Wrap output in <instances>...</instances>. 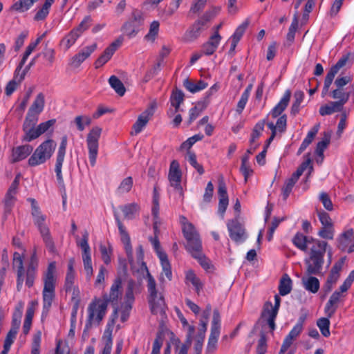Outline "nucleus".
<instances>
[{
    "mask_svg": "<svg viewBox=\"0 0 354 354\" xmlns=\"http://www.w3.org/2000/svg\"><path fill=\"white\" fill-rule=\"evenodd\" d=\"M317 234L319 237L324 239L332 240L335 235L334 226H322Z\"/></svg>",
    "mask_w": 354,
    "mask_h": 354,
    "instance_id": "obj_57",
    "label": "nucleus"
},
{
    "mask_svg": "<svg viewBox=\"0 0 354 354\" xmlns=\"http://www.w3.org/2000/svg\"><path fill=\"white\" fill-rule=\"evenodd\" d=\"M336 75H337V73L333 72L330 69L327 73L325 80H324V86H323L322 91V96L323 97H324L327 95V93L329 91V88H330V86L335 78V76Z\"/></svg>",
    "mask_w": 354,
    "mask_h": 354,
    "instance_id": "obj_60",
    "label": "nucleus"
},
{
    "mask_svg": "<svg viewBox=\"0 0 354 354\" xmlns=\"http://www.w3.org/2000/svg\"><path fill=\"white\" fill-rule=\"evenodd\" d=\"M147 288L151 313L156 315L163 313L166 307L164 296L162 292L158 291L156 281L149 272H147Z\"/></svg>",
    "mask_w": 354,
    "mask_h": 354,
    "instance_id": "obj_3",
    "label": "nucleus"
},
{
    "mask_svg": "<svg viewBox=\"0 0 354 354\" xmlns=\"http://www.w3.org/2000/svg\"><path fill=\"white\" fill-rule=\"evenodd\" d=\"M221 333V317L218 310H214L211 325V332L205 354H214L217 349V342Z\"/></svg>",
    "mask_w": 354,
    "mask_h": 354,
    "instance_id": "obj_9",
    "label": "nucleus"
},
{
    "mask_svg": "<svg viewBox=\"0 0 354 354\" xmlns=\"http://www.w3.org/2000/svg\"><path fill=\"white\" fill-rule=\"evenodd\" d=\"M36 47L37 46L33 42L30 43L29 45L27 46L26 51L23 55V57L15 70V79L17 78L19 71L21 70L22 67L25 64L29 55L32 53V52L35 49Z\"/></svg>",
    "mask_w": 354,
    "mask_h": 354,
    "instance_id": "obj_50",
    "label": "nucleus"
},
{
    "mask_svg": "<svg viewBox=\"0 0 354 354\" xmlns=\"http://www.w3.org/2000/svg\"><path fill=\"white\" fill-rule=\"evenodd\" d=\"M207 83L203 80H198L196 82L187 78L183 82L184 87L192 93H197L205 89L207 86Z\"/></svg>",
    "mask_w": 354,
    "mask_h": 354,
    "instance_id": "obj_38",
    "label": "nucleus"
},
{
    "mask_svg": "<svg viewBox=\"0 0 354 354\" xmlns=\"http://www.w3.org/2000/svg\"><path fill=\"white\" fill-rule=\"evenodd\" d=\"M291 97V91L288 89L285 91L283 97L278 104L272 109L270 115L273 118L281 116V113L287 108Z\"/></svg>",
    "mask_w": 354,
    "mask_h": 354,
    "instance_id": "obj_27",
    "label": "nucleus"
},
{
    "mask_svg": "<svg viewBox=\"0 0 354 354\" xmlns=\"http://www.w3.org/2000/svg\"><path fill=\"white\" fill-rule=\"evenodd\" d=\"M301 283L303 285V287L307 291L313 294L317 293L320 287V283L319 279L313 275L303 277L301 279Z\"/></svg>",
    "mask_w": 354,
    "mask_h": 354,
    "instance_id": "obj_32",
    "label": "nucleus"
},
{
    "mask_svg": "<svg viewBox=\"0 0 354 354\" xmlns=\"http://www.w3.org/2000/svg\"><path fill=\"white\" fill-rule=\"evenodd\" d=\"M286 123L287 116L286 115L283 114L278 118L276 124H274L273 122H270L267 123V126L271 131H274L275 133H277V131L280 133H283L286 129Z\"/></svg>",
    "mask_w": 354,
    "mask_h": 354,
    "instance_id": "obj_46",
    "label": "nucleus"
},
{
    "mask_svg": "<svg viewBox=\"0 0 354 354\" xmlns=\"http://www.w3.org/2000/svg\"><path fill=\"white\" fill-rule=\"evenodd\" d=\"M327 245V242L317 241L314 245L310 247L309 257L305 259L308 275H319L322 273Z\"/></svg>",
    "mask_w": 354,
    "mask_h": 354,
    "instance_id": "obj_1",
    "label": "nucleus"
},
{
    "mask_svg": "<svg viewBox=\"0 0 354 354\" xmlns=\"http://www.w3.org/2000/svg\"><path fill=\"white\" fill-rule=\"evenodd\" d=\"M331 134L328 131L324 132L322 140L317 144L315 153L319 156H323L324 150L327 148L330 142Z\"/></svg>",
    "mask_w": 354,
    "mask_h": 354,
    "instance_id": "obj_48",
    "label": "nucleus"
},
{
    "mask_svg": "<svg viewBox=\"0 0 354 354\" xmlns=\"http://www.w3.org/2000/svg\"><path fill=\"white\" fill-rule=\"evenodd\" d=\"M38 120L37 115L28 112L23 124V130L35 127Z\"/></svg>",
    "mask_w": 354,
    "mask_h": 354,
    "instance_id": "obj_64",
    "label": "nucleus"
},
{
    "mask_svg": "<svg viewBox=\"0 0 354 354\" xmlns=\"http://www.w3.org/2000/svg\"><path fill=\"white\" fill-rule=\"evenodd\" d=\"M320 241L314 239L312 236H308L301 232H297L292 238V243L294 245L303 252H306L311 245H315V242Z\"/></svg>",
    "mask_w": 354,
    "mask_h": 354,
    "instance_id": "obj_19",
    "label": "nucleus"
},
{
    "mask_svg": "<svg viewBox=\"0 0 354 354\" xmlns=\"http://www.w3.org/2000/svg\"><path fill=\"white\" fill-rule=\"evenodd\" d=\"M143 13L138 10H134L131 17L127 21L121 28L122 32L129 38L134 37L144 23Z\"/></svg>",
    "mask_w": 354,
    "mask_h": 354,
    "instance_id": "obj_10",
    "label": "nucleus"
},
{
    "mask_svg": "<svg viewBox=\"0 0 354 354\" xmlns=\"http://www.w3.org/2000/svg\"><path fill=\"white\" fill-rule=\"evenodd\" d=\"M37 260L35 257V254H34L30 258L26 273V285L28 288H30L34 285V281L37 274Z\"/></svg>",
    "mask_w": 354,
    "mask_h": 354,
    "instance_id": "obj_29",
    "label": "nucleus"
},
{
    "mask_svg": "<svg viewBox=\"0 0 354 354\" xmlns=\"http://www.w3.org/2000/svg\"><path fill=\"white\" fill-rule=\"evenodd\" d=\"M330 95L332 98L338 100L337 102L344 106L349 100L350 93L345 91L344 88L336 87Z\"/></svg>",
    "mask_w": 354,
    "mask_h": 354,
    "instance_id": "obj_41",
    "label": "nucleus"
},
{
    "mask_svg": "<svg viewBox=\"0 0 354 354\" xmlns=\"http://www.w3.org/2000/svg\"><path fill=\"white\" fill-rule=\"evenodd\" d=\"M122 295V279L120 277H117L110 288L109 295L103 296L102 301H106V304L111 303L113 306H117L118 299Z\"/></svg>",
    "mask_w": 354,
    "mask_h": 354,
    "instance_id": "obj_17",
    "label": "nucleus"
},
{
    "mask_svg": "<svg viewBox=\"0 0 354 354\" xmlns=\"http://www.w3.org/2000/svg\"><path fill=\"white\" fill-rule=\"evenodd\" d=\"M330 317H322L317 321V325L319 327L321 333L325 337L330 336Z\"/></svg>",
    "mask_w": 354,
    "mask_h": 354,
    "instance_id": "obj_53",
    "label": "nucleus"
},
{
    "mask_svg": "<svg viewBox=\"0 0 354 354\" xmlns=\"http://www.w3.org/2000/svg\"><path fill=\"white\" fill-rule=\"evenodd\" d=\"M354 281V270H352L344 283L340 286L339 290H335L330 297L324 308L325 314L328 317H332L337 309L342 298L344 297V292H346L351 286Z\"/></svg>",
    "mask_w": 354,
    "mask_h": 354,
    "instance_id": "obj_4",
    "label": "nucleus"
},
{
    "mask_svg": "<svg viewBox=\"0 0 354 354\" xmlns=\"http://www.w3.org/2000/svg\"><path fill=\"white\" fill-rule=\"evenodd\" d=\"M109 83L118 95L123 96L124 95L126 88L118 77L115 75L111 76L109 79Z\"/></svg>",
    "mask_w": 354,
    "mask_h": 354,
    "instance_id": "obj_47",
    "label": "nucleus"
},
{
    "mask_svg": "<svg viewBox=\"0 0 354 354\" xmlns=\"http://www.w3.org/2000/svg\"><path fill=\"white\" fill-rule=\"evenodd\" d=\"M342 104L337 102H330V103L323 105L319 109V114L322 116L331 115L335 112L341 111L343 109Z\"/></svg>",
    "mask_w": 354,
    "mask_h": 354,
    "instance_id": "obj_40",
    "label": "nucleus"
},
{
    "mask_svg": "<svg viewBox=\"0 0 354 354\" xmlns=\"http://www.w3.org/2000/svg\"><path fill=\"white\" fill-rule=\"evenodd\" d=\"M209 20L210 15L208 12H206L187 28L183 35V40L187 42H192L197 39L207 28Z\"/></svg>",
    "mask_w": 354,
    "mask_h": 354,
    "instance_id": "obj_8",
    "label": "nucleus"
},
{
    "mask_svg": "<svg viewBox=\"0 0 354 354\" xmlns=\"http://www.w3.org/2000/svg\"><path fill=\"white\" fill-rule=\"evenodd\" d=\"M56 143L52 139H48L41 143L33 151L28 160L30 167H36L49 160L56 148Z\"/></svg>",
    "mask_w": 354,
    "mask_h": 354,
    "instance_id": "obj_5",
    "label": "nucleus"
},
{
    "mask_svg": "<svg viewBox=\"0 0 354 354\" xmlns=\"http://www.w3.org/2000/svg\"><path fill=\"white\" fill-rule=\"evenodd\" d=\"M121 43L122 41L120 39L112 42L95 62L94 65L95 68H98L105 64L112 57Z\"/></svg>",
    "mask_w": 354,
    "mask_h": 354,
    "instance_id": "obj_21",
    "label": "nucleus"
},
{
    "mask_svg": "<svg viewBox=\"0 0 354 354\" xmlns=\"http://www.w3.org/2000/svg\"><path fill=\"white\" fill-rule=\"evenodd\" d=\"M44 95L42 93H39L30 107L28 112L35 115L39 114L44 109Z\"/></svg>",
    "mask_w": 354,
    "mask_h": 354,
    "instance_id": "obj_44",
    "label": "nucleus"
},
{
    "mask_svg": "<svg viewBox=\"0 0 354 354\" xmlns=\"http://www.w3.org/2000/svg\"><path fill=\"white\" fill-rule=\"evenodd\" d=\"M310 159H308L303 162L297 168L296 171L292 174L291 177L286 180L282 188V195L284 200H286L289 196L295 183L297 182L304 171L310 166Z\"/></svg>",
    "mask_w": 354,
    "mask_h": 354,
    "instance_id": "obj_15",
    "label": "nucleus"
},
{
    "mask_svg": "<svg viewBox=\"0 0 354 354\" xmlns=\"http://www.w3.org/2000/svg\"><path fill=\"white\" fill-rule=\"evenodd\" d=\"M15 195L16 193L8 190L4 199V212L6 214L10 213L16 201Z\"/></svg>",
    "mask_w": 354,
    "mask_h": 354,
    "instance_id": "obj_55",
    "label": "nucleus"
},
{
    "mask_svg": "<svg viewBox=\"0 0 354 354\" xmlns=\"http://www.w3.org/2000/svg\"><path fill=\"white\" fill-rule=\"evenodd\" d=\"M120 209L123 212L124 218L131 220L134 218L136 214L139 212L140 206L136 203H132L121 206Z\"/></svg>",
    "mask_w": 354,
    "mask_h": 354,
    "instance_id": "obj_43",
    "label": "nucleus"
},
{
    "mask_svg": "<svg viewBox=\"0 0 354 354\" xmlns=\"http://www.w3.org/2000/svg\"><path fill=\"white\" fill-rule=\"evenodd\" d=\"M115 219L118 227L119 232L121 236V241L124 244H128L131 243L130 236L126 230L124 226L122 223L121 221L119 218V216L117 213H114Z\"/></svg>",
    "mask_w": 354,
    "mask_h": 354,
    "instance_id": "obj_52",
    "label": "nucleus"
},
{
    "mask_svg": "<svg viewBox=\"0 0 354 354\" xmlns=\"http://www.w3.org/2000/svg\"><path fill=\"white\" fill-rule=\"evenodd\" d=\"M34 218V223L37 226L39 231L42 237L43 241L49 252L55 254L57 252L54 241L50 234L49 228L44 224L46 216L41 214V212H35L32 215Z\"/></svg>",
    "mask_w": 354,
    "mask_h": 354,
    "instance_id": "obj_7",
    "label": "nucleus"
},
{
    "mask_svg": "<svg viewBox=\"0 0 354 354\" xmlns=\"http://www.w3.org/2000/svg\"><path fill=\"white\" fill-rule=\"evenodd\" d=\"M206 106L207 104H205V102L198 103V106H195L189 110L188 120L189 124L198 117L200 113Z\"/></svg>",
    "mask_w": 354,
    "mask_h": 354,
    "instance_id": "obj_56",
    "label": "nucleus"
},
{
    "mask_svg": "<svg viewBox=\"0 0 354 354\" xmlns=\"http://www.w3.org/2000/svg\"><path fill=\"white\" fill-rule=\"evenodd\" d=\"M230 237L235 242L240 243L244 241L245 230L237 220L229 221L227 223Z\"/></svg>",
    "mask_w": 354,
    "mask_h": 354,
    "instance_id": "obj_20",
    "label": "nucleus"
},
{
    "mask_svg": "<svg viewBox=\"0 0 354 354\" xmlns=\"http://www.w3.org/2000/svg\"><path fill=\"white\" fill-rule=\"evenodd\" d=\"M33 151V147L28 144L13 147L11 153V162H18L26 159Z\"/></svg>",
    "mask_w": 354,
    "mask_h": 354,
    "instance_id": "obj_22",
    "label": "nucleus"
},
{
    "mask_svg": "<svg viewBox=\"0 0 354 354\" xmlns=\"http://www.w3.org/2000/svg\"><path fill=\"white\" fill-rule=\"evenodd\" d=\"M108 305L106 301L102 299H95L88 306V317L85 324V328L88 330L93 324H100L106 315Z\"/></svg>",
    "mask_w": 354,
    "mask_h": 354,
    "instance_id": "obj_6",
    "label": "nucleus"
},
{
    "mask_svg": "<svg viewBox=\"0 0 354 354\" xmlns=\"http://www.w3.org/2000/svg\"><path fill=\"white\" fill-rule=\"evenodd\" d=\"M152 115V113L149 111L146 110L145 111L142 112L138 118L136 122L133 125V131L131 132V134L137 135L140 133L143 128L147 125L148 123L150 116Z\"/></svg>",
    "mask_w": 354,
    "mask_h": 354,
    "instance_id": "obj_33",
    "label": "nucleus"
},
{
    "mask_svg": "<svg viewBox=\"0 0 354 354\" xmlns=\"http://www.w3.org/2000/svg\"><path fill=\"white\" fill-rule=\"evenodd\" d=\"M302 330V328L297 326H295L292 328L288 335L284 339L279 354H284L287 351L289 347L292 345V342L300 335Z\"/></svg>",
    "mask_w": 354,
    "mask_h": 354,
    "instance_id": "obj_30",
    "label": "nucleus"
},
{
    "mask_svg": "<svg viewBox=\"0 0 354 354\" xmlns=\"http://www.w3.org/2000/svg\"><path fill=\"white\" fill-rule=\"evenodd\" d=\"M218 194L219 197L218 212L221 215V218H223L224 214L228 206L229 200L227 193L226 185L223 180H219Z\"/></svg>",
    "mask_w": 354,
    "mask_h": 354,
    "instance_id": "obj_24",
    "label": "nucleus"
},
{
    "mask_svg": "<svg viewBox=\"0 0 354 354\" xmlns=\"http://www.w3.org/2000/svg\"><path fill=\"white\" fill-rule=\"evenodd\" d=\"M88 234L85 232L82 235L81 241L77 242V245L82 250V261L84 263V269L86 272V279L90 280L93 276V270L92 267L91 248L88 245Z\"/></svg>",
    "mask_w": 354,
    "mask_h": 354,
    "instance_id": "obj_13",
    "label": "nucleus"
},
{
    "mask_svg": "<svg viewBox=\"0 0 354 354\" xmlns=\"http://www.w3.org/2000/svg\"><path fill=\"white\" fill-rule=\"evenodd\" d=\"M75 259L71 258L68 262V269L65 278L64 288L66 292L72 290L75 279V272L74 270Z\"/></svg>",
    "mask_w": 354,
    "mask_h": 354,
    "instance_id": "obj_31",
    "label": "nucleus"
},
{
    "mask_svg": "<svg viewBox=\"0 0 354 354\" xmlns=\"http://www.w3.org/2000/svg\"><path fill=\"white\" fill-rule=\"evenodd\" d=\"M12 266L17 269V289L20 291L24 281V268L23 258L19 252H15L13 254Z\"/></svg>",
    "mask_w": 354,
    "mask_h": 354,
    "instance_id": "obj_23",
    "label": "nucleus"
},
{
    "mask_svg": "<svg viewBox=\"0 0 354 354\" xmlns=\"http://www.w3.org/2000/svg\"><path fill=\"white\" fill-rule=\"evenodd\" d=\"M97 44L94 43L91 46H86L75 55L71 60V64L74 67H78L96 50Z\"/></svg>",
    "mask_w": 354,
    "mask_h": 354,
    "instance_id": "obj_25",
    "label": "nucleus"
},
{
    "mask_svg": "<svg viewBox=\"0 0 354 354\" xmlns=\"http://www.w3.org/2000/svg\"><path fill=\"white\" fill-rule=\"evenodd\" d=\"M23 131L24 134L22 137V141L24 142H31L40 136V134L35 127L24 129Z\"/></svg>",
    "mask_w": 354,
    "mask_h": 354,
    "instance_id": "obj_61",
    "label": "nucleus"
},
{
    "mask_svg": "<svg viewBox=\"0 0 354 354\" xmlns=\"http://www.w3.org/2000/svg\"><path fill=\"white\" fill-rule=\"evenodd\" d=\"M24 304L19 302L15 307V311L12 314V326L11 328L18 330L21 325V319L23 315Z\"/></svg>",
    "mask_w": 354,
    "mask_h": 354,
    "instance_id": "obj_45",
    "label": "nucleus"
},
{
    "mask_svg": "<svg viewBox=\"0 0 354 354\" xmlns=\"http://www.w3.org/2000/svg\"><path fill=\"white\" fill-rule=\"evenodd\" d=\"M297 26H298V22H297V18L295 17L293 19L290 26L289 27L288 32V34L286 35V41L284 43V45L286 46L289 47L294 42L295 37V32H296V30L297 28Z\"/></svg>",
    "mask_w": 354,
    "mask_h": 354,
    "instance_id": "obj_54",
    "label": "nucleus"
},
{
    "mask_svg": "<svg viewBox=\"0 0 354 354\" xmlns=\"http://www.w3.org/2000/svg\"><path fill=\"white\" fill-rule=\"evenodd\" d=\"M39 0H19L12 6V9L19 12H24L30 8V7Z\"/></svg>",
    "mask_w": 354,
    "mask_h": 354,
    "instance_id": "obj_51",
    "label": "nucleus"
},
{
    "mask_svg": "<svg viewBox=\"0 0 354 354\" xmlns=\"http://www.w3.org/2000/svg\"><path fill=\"white\" fill-rule=\"evenodd\" d=\"M202 245L198 249L194 248L188 252L192 254V256L198 260L200 265L203 267V269L208 270L211 268V263L209 259H208L202 252Z\"/></svg>",
    "mask_w": 354,
    "mask_h": 354,
    "instance_id": "obj_36",
    "label": "nucleus"
},
{
    "mask_svg": "<svg viewBox=\"0 0 354 354\" xmlns=\"http://www.w3.org/2000/svg\"><path fill=\"white\" fill-rule=\"evenodd\" d=\"M102 133V128L99 127H93L86 137V144L88 149V159L90 164L94 167L98 153L99 139Z\"/></svg>",
    "mask_w": 354,
    "mask_h": 354,
    "instance_id": "obj_11",
    "label": "nucleus"
},
{
    "mask_svg": "<svg viewBox=\"0 0 354 354\" xmlns=\"http://www.w3.org/2000/svg\"><path fill=\"white\" fill-rule=\"evenodd\" d=\"M77 129L82 131L85 129V126H88L91 123V118L88 115H77L74 119Z\"/></svg>",
    "mask_w": 354,
    "mask_h": 354,
    "instance_id": "obj_59",
    "label": "nucleus"
},
{
    "mask_svg": "<svg viewBox=\"0 0 354 354\" xmlns=\"http://www.w3.org/2000/svg\"><path fill=\"white\" fill-rule=\"evenodd\" d=\"M185 282L187 285L192 284L198 295L203 289V283L192 270H189L185 272Z\"/></svg>",
    "mask_w": 354,
    "mask_h": 354,
    "instance_id": "obj_34",
    "label": "nucleus"
},
{
    "mask_svg": "<svg viewBox=\"0 0 354 354\" xmlns=\"http://www.w3.org/2000/svg\"><path fill=\"white\" fill-rule=\"evenodd\" d=\"M133 183L132 177L129 176L125 178L120 184L118 192L120 194L129 192L132 188Z\"/></svg>",
    "mask_w": 354,
    "mask_h": 354,
    "instance_id": "obj_63",
    "label": "nucleus"
},
{
    "mask_svg": "<svg viewBox=\"0 0 354 354\" xmlns=\"http://www.w3.org/2000/svg\"><path fill=\"white\" fill-rule=\"evenodd\" d=\"M221 37L217 31H215L209 40L202 46V51L206 55H212L217 49L221 41Z\"/></svg>",
    "mask_w": 354,
    "mask_h": 354,
    "instance_id": "obj_28",
    "label": "nucleus"
},
{
    "mask_svg": "<svg viewBox=\"0 0 354 354\" xmlns=\"http://www.w3.org/2000/svg\"><path fill=\"white\" fill-rule=\"evenodd\" d=\"M187 160L200 175L204 174V168L202 165L197 162L196 156L194 152L190 151L187 152Z\"/></svg>",
    "mask_w": 354,
    "mask_h": 354,
    "instance_id": "obj_58",
    "label": "nucleus"
},
{
    "mask_svg": "<svg viewBox=\"0 0 354 354\" xmlns=\"http://www.w3.org/2000/svg\"><path fill=\"white\" fill-rule=\"evenodd\" d=\"M319 124H317L308 132L306 137L304 138L298 149V155L301 154L313 142L319 131Z\"/></svg>",
    "mask_w": 354,
    "mask_h": 354,
    "instance_id": "obj_37",
    "label": "nucleus"
},
{
    "mask_svg": "<svg viewBox=\"0 0 354 354\" xmlns=\"http://www.w3.org/2000/svg\"><path fill=\"white\" fill-rule=\"evenodd\" d=\"M182 230L187 241L185 248L187 251L194 248L198 249L202 245L200 235L192 223L189 222L185 223Z\"/></svg>",
    "mask_w": 354,
    "mask_h": 354,
    "instance_id": "obj_14",
    "label": "nucleus"
},
{
    "mask_svg": "<svg viewBox=\"0 0 354 354\" xmlns=\"http://www.w3.org/2000/svg\"><path fill=\"white\" fill-rule=\"evenodd\" d=\"M184 98L185 95L181 90L176 88L172 91L169 101L171 106H173L174 109H170L168 111L167 114L169 117H171L180 111V105L183 102Z\"/></svg>",
    "mask_w": 354,
    "mask_h": 354,
    "instance_id": "obj_26",
    "label": "nucleus"
},
{
    "mask_svg": "<svg viewBox=\"0 0 354 354\" xmlns=\"http://www.w3.org/2000/svg\"><path fill=\"white\" fill-rule=\"evenodd\" d=\"M280 303L281 298L279 295H276L274 296V306H272L270 301L266 302L264 304L261 315V318L267 323L271 331L274 330L276 328L275 319L278 314Z\"/></svg>",
    "mask_w": 354,
    "mask_h": 354,
    "instance_id": "obj_12",
    "label": "nucleus"
},
{
    "mask_svg": "<svg viewBox=\"0 0 354 354\" xmlns=\"http://www.w3.org/2000/svg\"><path fill=\"white\" fill-rule=\"evenodd\" d=\"M292 290V280L290 277L284 274L280 279L279 285V292L280 295L285 296L289 294Z\"/></svg>",
    "mask_w": 354,
    "mask_h": 354,
    "instance_id": "obj_42",
    "label": "nucleus"
},
{
    "mask_svg": "<svg viewBox=\"0 0 354 354\" xmlns=\"http://www.w3.org/2000/svg\"><path fill=\"white\" fill-rule=\"evenodd\" d=\"M55 261L50 262L43 275L44 289L42 291L43 297V313L47 314L51 308L52 303L55 297L56 278Z\"/></svg>",
    "mask_w": 354,
    "mask_h": 354,
    "instance_id": "obj_2",
    "label": "nucleus"
},
{
    "mask_svg": "<svg viewBox=\"0 0 354 354\" xmlns=\"http://www.w3.org/2000/svg\"><path fill=\"white\" fill-rule=\"evenodd\" d=\"M354 240V230L349 229L342 233L337 239V247L342 250L345 251L348 245Z\"/></svg>",
    "mask_w": 354,
    "mask_h": 354,
    "instance_id": "obj_35",
    "label": "nucleus"
},
{
    "mask_svg": "<svg viewBox=\"0 0 354 354\" xmlns=\"http://www.w3.org/2000/svg\"><path fill=\"white\" fill-rule=\"evenodd\" d=\"M179 167L178 162L176 160H173L170 164L168 178L171 186L183 197V191L180 184L182 173Z\"/></svg>",
    "mask_w": 354,
    "mask_h": 354,
    "instance_id": "obj_16",
    "label": "nucleus"
},
{
    "mask_svg": "<svg viewBox=\"0 0 354 354\" xmlns=\"http://www.w3.org/2000/svg\"><path fill=\"white\" fill-rule=\"evenodd\" d=\"M136 253L138 263L140 264V268L139 270H138V271L141 272L142 274H144L145 272L146 274L147 275V272H149V270L147 268L146 263L143 261L144 251L142 245H139L137 248Z\"/></svg>",
    "mask_w": 354,
    "mask_h": 354,
    "instance_id": "obj_62",
    "label": "nucleus"
},
{
    "mask_svg": "<svg viewBox=\"0 0 354 354\" xmlns=\"http://www.w3.org/2000/svg\"><path fill=\"white\" fill-rule=\"evenodd\" d=\"M80 32L74 28L72 29L60 41L61 46H64L65 50H68L80 37Z\"/></svg>",
    "mask_w": 354,
    "mask_h": 354,
    "instance_id": "obj_39",
    "label": "nucleus"
},
{
    "mask_svg": "<svg viewBox=\"0 0 354 354\" xmlns=\"http://www.w3.org/2000/svg\"><path fill=\"white\" fill-rule=\"evenodd\" d=\"M304 99V93L301 91H296L294 93V102L291 106L290 113L296 115L300 111L301 103Z\"/></svg>",
    "mask_w": 354,
    "mask_h": 354,
    "instance_id": "obj_49",
    "label": "nucleus"
},
{
    "mask_svg": "<svg viewBox=\"0 0 354 354\" xmlns=\"http://www.w3.org/2000/svg\"><path fill=\"white\" fill-rule=\"evenodd\" d=\"M343 263L344 261L342 259L336 262L332 267L327 280L324 286V288L326 292H330L333 286L338 281L340 276V272L342 269Z\"/></svg>",
    "mask_w": 354,
    "mask_h": 354,
    "instance_id": "obj_18",
    "label": "nucleus"
}]
</instances>
